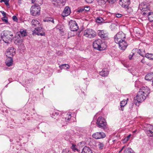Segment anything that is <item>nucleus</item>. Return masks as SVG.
I'll list each match as a JSON object with an SVG mask.
<instances>
[{
  "label": "nucleus",
  "mask_w": 153,
  "mask_h": 153,
  "mask_svg": "<svg viewBox=\"0 0 153 153\" xmlns=\"http://www.w3.org/2000/svg\"><path fill=\"white\" fill-rule=\"evenodd\" d=\"M82 153H92V152L89 147L85 146L82 149Z\"/></svg>",
  "instance_id": "nucleus-24"
},
{
  "label": "nucleus",
  "mask_w": 153,
  "mask_h": 153,
  "mask_svg": "<svg viewBox=\"0 0 153 153\" xmlns=\"http://www.w3.org/2000/svg\"><path fill=\"white\" fill-rule=\"evenodd\" d=\"M145 79L148 81H152L153 80V73H150L147 74L145 77Z\"/></svg>",
  "instance_id": "nucleus-23"
},
{
  "label": "nucleus",
  "mask_w": 153,
  "mask_h": 153,
  "mask_svg": "<svg viewBox=\"0 0 153 153\" xmlns=\"http://www.w3.org/2000/svg\"><path fill=\"white\" fill-rule=\"evenodd\" d=\"M19 33L20 34H18V35H19L20 38L21 36H25L27 35L26 30L23 29L20 30Z\"/></svg>",
  "instance_id": "nucleus-26"
},
{
  "label": "nucleus",
  "mask_w": 153,
  "mask_h": 153,
  "mask_svg": "<svg viewBox=\"0 0 153 153\" xmlns=\"http://www.w3.org/2000/svg\"><path fill=\"white\" fill-rule=\"evenodd\" d=\"M124 153H134V151L131 148H127L124 151Z\"/></svg>",
  "instance_id": "nucleus-31"
},
{
  "label": "nucleus",
  "mask_w": 153,
  "mask_h": 153,
  "mask_svg": "<svg viewBox=\"0 0 153 153\" xmlns=\"http://www.w3.org/2000/svg\"><path fill=\"white\" fill-rule=\"evenodd\" d=\"M31 24L33 27H37L41 26L39 22L36 20L33 19L32 21Z\"/></svg>",
  "instance_id": "nucleus-22"
},
{
  "label": "nucleus",
  "mask_w": 153,
  "mask_h": 153,
  "mask_svg": "<svg viewBox=\"0 0 153 153\" xmlns=\"http://www.w3.org/2000/svg\"><path fill=\"white\" fill-rule=\"evenodd\" d=\"M41 8L38 4H35L32 6L30 9V12L33 16H39L40 14Z\"/></svg>",
  "instance_id": "nucleus-4"
},
{
  "label": "nucleus",
  "mask_w": 153,
  "mask_h": 153,
  "mask_svg": "<svg viewBox=\"0 0 153 153\" xmlns=\"http://www.w3.org/2000/svg\"><path fill=\"white\" fill-rule=\"evenodd\" d=\"M10 142H12V141H13V140H11V139H10Z\"/></svg>",
  "instance_id": "nucleus-60"
},
{
  "label": "nucleus",
  "mask_w": 153,
  "mask_h": 153,
  "mask_svg": "<svg viewBox=\"0 0 153 153\" xmlns=\"http://www.w3.org/2000/svg\"><path fill=\"white\" fill-rule=\"evenodd\" d=\"M84 9L83 7H79L77 9V12L78 13H85Z\"/></svg>",
  "instance_id": "nucleus-33"
},
{
  "label": "nucleus",
  "mask_w": 153,
  "mask_h": 153,
  "mask_svg": "<svg viewBox=\"0 0 153 153\" xmlns=\"http://www.w3.org/2000/svg\"><path fill=\"white\" fill-rule=\"evenodd\" d=\"M127 98L126 100H123L121 101L120 102V106H124L127 103V100H128Z\"/></svg>",
  "instance_id": "nucleus-35"
},
{
  "label": "nucleus",
  "mask_w": 153,
  "mask_h": 153,
  "mask_svg": "<svg viewBox=\"0 0 153 153\" xmlns=\"http://www.w3.org/2000/svg\"><path fill=\"white\" fill-rule=\"evenodd\" d=\"M83 35L86 37L93 38L95 37V32L92 29H87L84 31Z\"/></svg>",
  "instance_id": "nucleus-6"
},
{
  "label": "nucleus",
  "mask_w": 153,
  "mask_h": 153,
  "mask_svg": "<svg viewBox=\"0 0 153 153\" xmlns=\"http://www.w3.org/2000/svg\"><path fill=\"white\" fill-rule=\"evenodd\" d=\"M143 14L144 16H147L150 22H153V12H149L148 13L144 12L143 13Z\"/></svg>",
  "instance_id": "nucleus-16"
},
{
  "label": "nucleus",
  "mask_w": 153,
  "mask_h": 153,
  "mask_svg": "<svg viewBox=\"0 0 153 153\" xmlns=\"http://www.w3.org/2000/svg\"><path fill=\"white\" fill-rule=\"evenodd\" d=\"M98 143V146L100 149L102 150V149L104 147V144L100 142H97Z\"/></svg>",
  "instance_id": "nucleus-36"
},
{
  "label": "nucleus",
  "mask_w": 153,
  "mask_h": 153,
  "mask_svg": "<svg viewBox=\"0 0 153 153\" xmlns=\"http://www.w3.org/2000/svg\"><path fill=\"white\" fill-rule=\"evenodd\" d=\"M126 36L122 32H119L114 37L115 42L119 44L120 49L125 50L128 46V44L125 40Z\"/></svg>",
  "instance_id": "nucleus-1"
},
{
  "label": "nucleus",
  "mask_w": 153,
  "mask_h": 153,
  "mask_svg": "<svg viewBox=\"0 0 153 153\" xmlns=\"http://www.w3.org/2000/svg\"><path fill=\"white\" fill-rule=\"evenodd\" d=\"M106 137L105 133L102 132H96V139H102Z\"/></svg>",
  "instance_id": "nucleus-20"
},
{
  "label": "nucleus",
  "mask_w": 153,
  "mask_h": 153,
  "mask_svg": "<svg viewBox=\"0 0 153 153\" xmlns=\"http://www.w3.org/2000/svg\"><path fill=\"white\" fill-rule=\"evenodd\" d=\"M69 28L71 31H77L78 28V26L75 21L71 20L69 22Z\"/></svg>",
  "instance_id": "nucleus-9"
},
{
  "label": "nucleus",
  "mask_w": 153,
  "mask_h": 153,
  "mask_svg": "<svg viewBox=\"0 0 153 153\" xmlns=\"http://www.w3.org/2000/svg\"><path fill=\"white\" fill-rule=\"evenodd\" d=\"M2 19L3 22H4L6 23H7L8 22V18L7 17H2Z\"/></svg>",
  "instance_id": "nucleus-45"
},
{
  "label": "nucleus",
  "mask_w": 153,
  "mask_h": 153,
  "mask_svg": "<svg viewBox=\"0 0 153 153\" xmlns=\"http://www.w3.org/2000/svg\"><path fill=\"white\" fill-rule=\"evenodd\" d=\"M139 91H140V92H142L141 93L145 95L146 97L149 95L150 92V89L147 86L142 87L139 89Z\"/></svg>",
  "instance_id": "nucleus-12"
},
{
  "label": "nucleus",
  "mask_w": 153,
  "mask_h": 153,
  "mask_svg": "<svg viewBox=\"0 0 153 153\" xmlns=\"http://www.w3.org/2000/svg\"><path fill=\"white\" fill-rule=\"evenodd\" d=\"M140 6H143V7H142V10L143 11H145L144 12H146V13H148L149 12H150V11L148 7H146L147 6H145L144 5V2H143L141 3L140 4Z\"/></svg>",
  "instance_id": "nucleus-25"
},
{
  "label": "nucleus",
  "mask_w": 153,
  "mask_h": 153,
  "mask_svg": "<svg viewBox=\"0 0 153 153\" xmlns=\"http://www.w3.org/2000/svg\"><path fill=\"white\" fill-rule=\"evenodd\" d=\"M131 136V135L130 134L129 135L127 136L123 140V141L124 142L126 143V142H127L130 138Z\"/></svg>",
  "instance_id": "nucleus-43"
},
{
  "label": "nucleus",
  "mask_w": 153,
  "mask_h": 153,
  "mask_svg": "<svg viewBox=\"0 0 153 153\" xmlns=\"http://www.w3.org/2000/svg\"><path fill=\"white\" fill-rule=\"evenodd\" d=\"M16 54V50L12 47L9 48L5 53L7 57H13Z\"/></svg>",
  "instance_id": "nucleus-10"
},
{
  "label": "nucleus",
  "mask_w": 153,
  "mask_h": 153,
  "mask_svg": "<svg viewBox=\"0 0 153 153\" xmlns=\"http://www.w3.org/2000/svg\"><path fill=\"white\" fill-rule=\"evenodd\" d=\"M99 74L100 75L103 77H106L109 74V71L106 68L103 69L101 71H100Z\"/></svg>",
  "instance_id": "nucleus-18"
},
{
  "label": "nucleus",
  "mask_w": 153,
  "mask_h": 153,
  "mask_svg": "<svg viewBox=\"0 0 153 153\" xmlns=\"http://www.w3.org/2000/svg\"><path fill=\"white\" fill-rule=\"evenodd\" d=\"M7 58L5 61V64L7 66L10 67L13 64V59L12 57H7Z\"/></svg>",
  "instance_id": "nucleus-17"
},
{
  "label": "nucleus",
  "mask_w": 153,
  "mask_h": 153,
  "mask_svg": "<svg viewBox=\"0 0 153 153\" xmlns=\"http://www.w3.org/2000/svg\"><path fill=\"white\" fill-rule=\"evenodd\" d=\"M96 121V124L99 128L105 130L108 128V125L105 119L102 117H99Z\"/></svg>",
  "instance_id": "nucleus-3"
},
{
  "label": "nucleus",
  "mask_w": 153,
  "mask_h": 153,
  "mask_svg": "<svg viewBox=\"0 0 153 153\" xmlns=\"http://www.w3.org/2000/svg\"><path fill=\"white\" fill-rule=\"evenodd\" d=\"M0 41H1V40H0Z\"/></svg>",
  "instance_id": "nucleus-64"
},
{
  "label": "nucleus",
  "mask_w": 153,
  "mask_h": 153,
  "mask_svg": "<svg viewBox=\"0 0 153 153\" xmlns=\"http://www.w3.org/2000/svg\"><path fill=\"white\" fill-rule=\"evenodd\" d=\"M64 117L63 118L65 119V121L66 122H69L71 117V114L70 113H65L64 114Z\"/></svg>",
  "instance_id": "nucleus-21"
},
{
  "label": "nucleus",
  "mask_w": 153,
  "mask_h": 153,
  "mask_svg": "<svg viewBox=\"0 0 153 153\" xmlns=\"http://www.w3.org/2000/svg\"><path fill=\"white\" fill-rule=\"evenodd\" d=\"M31 144H32V145H33V143H31Z\"/></svg>",
  "instance_id": "nucleus-61"
},
{
  "label": "nucleus",
  "mask_w": 153,
  "mask_h": 153,
  "mask_svg": "<svg viewBox=\"0 0 153 153\" xmlns=\"http://www.w3.org/2000/svg\"><path fill=\"white\" fill-rule=\"evenodd\" d=\"M39 4H41V3H40Z\"/></svg>",
  "instance_id": "nucleus-63"
},
{
  "label": "nucleus",
  "mask_w": 153,
  "mask_h": 153,
  "mask_svg": "<svg viewBox=\"0 0 153 153\" xmlns=\"http://www.w3.org/2000/svg\"><path fill=\"white\" fill-rule=\"evenodd\" d=\"M92 137H93V138H96V134H94L92 135Z\"/></svg>",
  "instance_id": "nucleus-57"
},
{
  "label": "nucleus",
  "mask_w": 153,
  "mask_h": 153,
  "mask_svg": "<svg viewBox=\"0 0 153 153\" xmlns=\"http://www.w3.org/2000/svg\"><path fill=\"white\" fill-rule=\"evenodd\" d=\"M22 40L21 39H19V38H18L17 39H15V41H16L17 42L19 43L22 42Z\"/></svg>",
  "instance_id": "nucleus-50"
},
{
  "label": "nucleus",
  "mask_w": 153,
  "mask_h": 153,
  "mask_svg": "<svg viewBox=\"0 0 153 153\" xmlns=\"http://www.w3.org/2000/svg\"><path fill=\"white\" fill-rule=\"evenodd\" d=\"M1 38L4 42L7 43L9 41H11L13 39V35L11 31L5 30L1 33Z\"/></svg>",
  "instance_id": "nucleus-2"
},
{
  "label": "nucleus",
  "mask_w": 153,
  "mask_h": 153,
  "mask_svg": "<svg viewBox=\"0 0 153 153\" xmlns=\"http://www.w3.org/2000/svg\"><path fill=\"white\" fill-rule=\"evenodd\" d=\"M71 13V10L68 6H66L64 8L63 12L62 13V16L63 17L68 16Z\"/></svg>",
  "instance_id": "nucleus-15"
},
{
  "label": "nucleus",
  "mask_w": 153,
  "mask_h": 153,
  "mask_svg": "<svg viewBox=\"0 0 153 153\" xmlns=\"http://www.w3.org/2000/svg\"><path fill=\"white\" fill-rule=\"evenodd\" d=\"M141 62L142 63H144L145 62H146L145 61V59H144V58H143V59H142L141 60Z\"/></svg>",
  "instance_id": "nucleus-54"
},
{
  "label": "nucleus",
  "mask_w": 153,
  "mask_h": 153,
  "mask_svg": "<svg viewBox=\"0 0 153 153\" xmlns=\"http://www.w3.org/2000/svg\"><path fill=\"white\" fill-rule=\"evenodd\" d=\"M96 116V115L94 116V118L93 119V121L91 123V127L92 128H93L94 127L95 128L96 127V126L95 124H96V121L95 119V117Z\"/></svg>",
  "instance_id": "nucleus-37"
},
{
  "label": "nucleus",
  "mask_w": 153,
  "mask_h": 153,
  "mask_svg": "<svg viewBox=\"0 0 153 153\" xmlns=\"http://www.w3.org/2000/svg\"><path fill=\"white\" fill-rule=\"evenodd\" d=\"M1 13L2 14L3 17H6V13L3 11H0Z\"/></svg>",
  "instance_id": "nucleus-49"
},
{
  "label": "nucleus",
  "mask_w": 153,
  "mask_h": 153,
  "mask_svg": "<svg viewBox=\"0 0 153 153\" xmlns=\"http://www.w3.org/2000/svg\"><path fill=\"white\" fill-rule=\"evenodd\" d=\"M96 45L98 46L96 47V49L99 51H103L107 47L106 44L101 39H98L96 40Z\"/></svg>",
  "instance_id": "nucleus-7"
},
{
  "label": "nucleus",
  "mask_w": 153,
  "mask_h": 153,
  "mask_svg": "<svg viewBox=\"0 0 153 153\" xmlns=\"http://www.w3.org/2000/svg\"><path fill=\"white\" fill-rule=\"evenodd\" d=\"M141 93L142 92H140V91H138L137 96L134 98V100H137L138 102H140L146 99L147 97Z\"/></svg>",
  "instance_id": "nucleus-8"
},
{
  "label": "nucleus",
  "mask_w": 153,
  "mask_h": 153,
  "mask_svg": "<svg viewBox=\"0 0 153 153\" xmlns=\"http://www.w3.org/2000/svg\"><path fill=\"white\" fill-rule=\"evenodd\" d=\"M76 145L73 144L72 145V146L71 147V148L72 149V150L74 152H75L76 151H78V149L76 148Z\"/></svg>",
  "instance_id": "nucleus-40"
},
{
  "label": "nucleus",
  "mask_w": 153,
  "mask_h": 153,
  "mask_svg": "<svg viewBox=\"0 0 153 153\" xmlns=\"http://www.w3.org/2000/svg\"><path fill=\"white\" fill-rule=\"evenodd\" d=\"M124 106H120V108H119V109L120 110H121L122 111L123 110V108H124Z\"/></svg>",
  "instance_id": "nucleus-55"
},
{
  "label": "nucleus",
  "mask_w": 153,
  "mask_h": 153,
  "mask_svg": "<svg viewBox=\"0 0 153 153\" xmlns=\"http://www.w3.org/2000/svg\"><path fill=\"white\" fill-rule=\"evenodd\" d=\"M134 55V53H133L132 55H130L128 56L129 59H131L132 58L133 56V55Z\"/></svg>",
  "instance_id": "nucleus-53"
},
{
  "label": "nucleus",
  "mask_w": 153,
  "mask_h": 153,
  "mask_svg": "<svg viewBox=\"0 0 153 153\" xmlns=\"http://www.w3.org/2000/svg\"><path fill=\"white\" fill-rule=\"evenodd\" d=\"M43 21L48 22H52L53 23H54L53 19L51 17L46 18L44 19Z\"/></svg>",
  "instance_id": "nucleus-28"
},
{
  "label": "nucleus",
  "mask_w": 153,
  "mask_h": 153,
  "mask_svg": "<svg viewBox=\"0 0 153 153\" xmlns=\"http://www.w3.org/2000/svg\"><path fill=\"white\" fill-rule=\"evenodd\" d=\"M143 53H142L140 51V50L139 49V50H138L137 53L138 54H139L140 56L143 57L144 56V55H145V53L144 51H143Z\"/></svg>",
  "instance_id": "nucleus-42"
},
{
  "label": "nucleus",
  "mask_w": 153,
  "mask_h": 153,
  "mask_svg": "<svg viewBox=\"0 0 153 153\" xmlns=\"http://www.w3.org/2000/svg\"><path fill=\"white\" fill-rule=\"evenodd\" d=\"M98 35L102 40H107L109 39V33L105 30H98L97 31Z\"/></svg>",
  "instance_id": "nucleus-5"
},
{
  "label": "nucleus",
  "mask_w": 153,
  "mask_h": 153,
  "mask_svg": "<svg viewBox=\"0 0 153 153\" xmlns=\"http://www.w3.org/2000/svg\"><path fill=\"white\" fill-rule=\"evenodd\" d=\"M120 4L123 7L126 9V10L128 9L129 5L130 4V0H120Z\"/></svg>",
  "instance_id": "nucleus-11"
},
{
  "label": "nucleus",
  "mask_w": 153,
  "mask_h": 153,
  "mask_svg": "<svg viewBox=\"0 0 153 153\" xmlns=\"http://www.w3.org/2000/svg\"><path fill=\"white\" fill-rule=\"evenodd\" d=\"M134 106V103H130L129 106V109H130V111L131 110Z\"/></svg>",
  "instance_id": "nucleus-44"
},
{
  "label": "nucleus",
  "mask_w": 153,
  "mask_h": 153,
  "mask_svg": "<svg viewBox=\"0 0 153 153\" xmlns=\"http://www.w3.org/2000/svg\"><path fill=\"white\" fill-rule=\"evenodd\" d=\"M96 55H97V52H96Z\"/></svg>",
  "instance_id": "nucleus-62"
},
{
  "label": "nucleus",
  "mask_w": 153,
  "mask_h": 153,
  "mask_svg": "<svg viewBox=\"0 0 153 153\" xmlns=\"http://www.w3.org/2000/svg\"><path fill=\"white\" fill-rule=\"evenodd\" d=\"M13 19L15 22H16L18 20L17 17L15 16H13L12 17Z\"/></svg>",
  "instance_id": "nucleus-48"
},
{
  "label": "nucleus",
  "mask_w": 153,
  "mask_h": 153,
  "mask_svg": "<svg viewBox=\"0 0 153 153\" xmlns=\"http://www.w3.org/2000/svg\"><path fill=\"white\" fill-rule=\"evenodd\" d=\"M105 20L101 17L96 18V25H101L103 23H106Z\"/></svg>",
  "instance_id": "nucleus-19"
},
{
  "label": "nucleus",
  "mask_w": 153,
  "mask_h": 153,
  "mask_svg": "<svg viewBox=\"0 0 153 153\" xmlns=\"http://www.w3.org/2000/svg\"><path fill=\"white\" fill-rule=\"evenodd\" d=\"M59 113L58 111H54L51 114V117L52 118L56 119V117L59 116Z\"/></svg>",
  "instance_id": "nucleus-27"
},
{
  "label": "nucleus",
  "mask_w": 153,
  "mask_h": 153,
  "mask_svg": "<svg viewBox=\"0 0 153 153\" xmlns=\"http://www.w3.org/2000/svg\"><path fill=\"white\" fill-rule=\"evenodd\" d=\"M77 129V131H79L80 132H83L85 131L83 128H78Z\"/></svg>",
  "instance_id": "nucleus-46"
},
{
  "label": "nucleus",
  "mask_w": 153,
  "mask_h": 153,
  "mask_svg": "<svg viewBox=\"0 0 153 153\" xmlns=\"http://www.w3.org/2000/svg\"><path fill=\"white\" fill-rule=\"evenodd\" d=\"M11 79V78H9V79H8V80L10 81V82H11V81H10V79Z\"/></svg>",
  "instance_id": "nucleus-59"
},
{
  "label": "nucleus",
  "mask_w": 153,
  "mask_h": 153,
  "mask_svg": "<svg viewBox=\"0 0 153 153\" xmlns=\"http://www.w3.org/2000/svg\"><path fill=\"white\" fill-rule=\"evenodd\" d=\"M125 147V146H123L122 148L119 151V152H121V151H122L123 150V149Z\"/></svg>",
  "instance_id": "nucleus-58"
},
{
  "label": "nucleus",
  "mask_w": 153,
  "mask_h": 153,
  "mask_svg": "<svg viewBox=\"0 0 153 153\" xmlns=\"http://www.w3.org/2000/svg\"><path fill=\"white\" fill-rule=\"evenodd\" d=\"M145 56L150 60H153V53H147L145 54Z\"/></svg>",
  "instance_id": "nucleus-30"
},
{
  "label": "nucleus",
  "mask_w": 153,
  "mask_h": 153,
  "mask_svg": "<svg viewBox=\"0 0 153 153\" xmlns=\"http://www.w3.org/2000/svg\"><path fill=\"white\" fill-rule=\"evenodd\" d=\"M83 8H84V10L85 13L88 12L90 9V7L89 6H86L83 7Z\"/></svg>",
  "instance_id": "nucleus-41"
},
{
  "label": "nucleus",
  "mask_w": 153,
  "mask_h": 153,
  "mask_svg": "<svg viewBox=\"0 0 153 153\" xmlns=\"http://www.w3.org/2000/svg\"><path fill=\"white\" fill-rule=\"evenodd\" d=\"M31 1L32 3H35L36 4L38 3L39 1H42V0H31Z\"/></svg>",
  "instance_id": "nucleus-47"
},
{
  "label": "nucleus",
  "mask_w": 153,
  "mask_h": 153,
  "mask_svg": "<svg viewBox=\"0 0 153 153\" xmlns=\"http://www.w3.org/2000/svg\"><path fill=\"white\" fill-rule=\"evenodd\" d=\"M150 130L153 131V126L150 124H148L147 126L146 131Z\"/></svg>",
  "instance_id": "nucleus-32"
},
{
  "label": "nucleus",
  "mask_w": 153,
  "mask_h": 153,
  "mask_svg": "<svg viewBox=\"0 0 153 153\" xmlns=\"http://www.w3.org/2000/svg\"><path fill=\"white\" fill-rule=\"evenodd\" d=\"M9 1L10 0H1L0 2L2 3V2H4V4L6 5V6L8 7L10 6L9 3Z\"/></svg>",
  "instance_id": "nucleus-38"
},
{
  "label": "nucleus",
  "mask_w": 153,
  "mask_h": 153,
  "mask_svg": "<svg viewBox=\"0 0 153 153\" xmlns=\"http://www.w3.org/2000/svg\"><path fill=\"white\" fill-rule=\"evenodd\" d=\"M66 1V0H51L52 4L57 7H59L61 4L62 5H64V3Z\"/></svg>",
  "instance_id": "nucleus-14"
},
{
  "label": "nucleus",
  "mask_w": 153,
  "mask_h": 153,
  "mask_svg": "<svg viewBox=\"0 0 153 153\" xmlns=\"http://www.w3.org/2000/svg\"><path fill=\"white\" fill-rule=\"evenodd\" d=\"M95 42H96V40L93 43V47L94 49H96V47L94 46V43Z\"/></svg>",
  "instance_id": "nucleus-56"
},
{
  "label": "nucleus",
  "mask_w": 153,
  "mask_h": 153,
  "mask_svg": "<svg viewBox=\"0 0 153 153\" xmlns=\"http://www.w3.org/2000/svg\"><path fill=\"white\" fill-rule=\"evenodd\" d=\"M34 30L35 33L38 36H44L45 35V32L43 31L41 26L35 27Z\"/></svg>",
  "instance_id": "nucleus-13"
},
{
  "label": "nucleus",
  "mask_w": 153,
  "mask_h": 153,
  "mask_svg": "<svg viewBox=\"0 0 153 153\" xmlns=\"http://www.w3.org/2000/svg\"><path fill=\"white\" fill-rule=\"evenodd\" d=\"M85 1L87 3H91L93 2L94 0H85Z\"/></svg>",
  "instance_id": "nucleus-51"
},
{
  "label": "nucleus",
  "mask_w": 153,
  "mask_h": 153,
  "mask_svg": "<svg viewBox=\"0 0 153 153\" xmlns=\"http://www.w3.org/2000/svg\"><path fill=\"white\" fill-rule=\"evenodd\" d=\"M146 132L147 135L150 137L153 136V131H146Z\"/></svg>",
  "instance_id": "nucleus-39"
},
{
  "label": "nucleus",
  "mask_w": 153,
  "mask_h": 153,
  "mask_svg": "<svg viewBox=\"0 0 153 153\" xmlns=\"http://www.w3.org/2000/svg\"><path fill=\"white\" fill-rule=\"evenodd\" d=\"M59 68L62 70V69H68L70 67L69 65L67 64H63L59 66Z\"/></svg>",
  "instance_id": "nucleus-29"
},
{
  "label": "nucleus",
  "mask_w": 153,
  "mask_h": 153,
  "mask_svg": "<svg viewBox=\"0 0 153 153\" xmlns=\"http://www.w3.org/2000/svg\"><path fill=\"white\" fill-rule=\"evenodd\" d=\"M122 15L120 14H117L116 15V16L117 18H120L122 16Z\"/></svg>",
  "instance_id": "nucleus-52"
},
{
  "label": "nucleus",
  "mask_w": 153,
  "mask_h": 153,
  "mask_svg": "<svg viewBox=\"0 0 153 153\" xmlns=\"http://www.w3.org/2000/svg\"><path fill=\"white\" fill-rule=\"evenodd\" d=\"M36 119L37 120H38L39 122H41L43 120L44 117L38 115H36Z\"/></svg>",
  "instance_id": "nucleus-34"
}]
</instances>
